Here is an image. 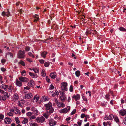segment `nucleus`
<instances>
[{"instance_id":"1","label":"nucleus","mask_w":126,"mask_h":126,"mask_svg":"<svg viewBox=\"0 0 126 126\" xmlns=\"http://www.w3.org/2000/svg\"><path fill=\"white\" fill-rule=\"evenodd\" d=\"M46 109L47 110H49V113H51L53 112L54 111L52 107V104L50 102H49L48 104L45 105Z\"/></svg>"},{"instance_id":"2","label":"nucleus","mask_w":126,"mask_h":126,"mask_svg":"<svg viewBox=\"0 0 126 126\" xmlns=\"http://www.w3.org/2000/svg\"><path fill=\"white\" fill-rule=\"evenodd\" d=\"M61 84L62 86L61 87V88L63 92H64L65 91H67V83L65 82H63L61 83Z\"/></svg>"},{"instance_id":"3","label":"nucleus","mask_w":126,"mask_h":126,"mask_svg":"<svg viewBox=\"0 0 126 126\" xmlns=\"http://www.w3.org/2000/svg\"><path fill=\"white\" fill-rule=\"evenodd\" d=\"M25 53L24 51H22L21 50H19L17 55L18 58L20 59L24 58L25 56L24 54Z\"/></svg>"},{"instance_id":"4","label":"nucleus","mask_w":126,"mask_h":126,"mask_svg":"<svg viewBox=\"0 0 126 126\" xmlns=\"http://www.w3.org/2000/svg\"><path fill=\"white\" fill-rule=\"evenodd\" d=\"M18 79L21 81L23 82H27L29 81V79L27 78L22 76L19 77Z\"/></svg>"},{"instance_id":"5","label":"nucleus","mask_w":126,"mask_h":126,"mask_svg":"<svg viewBox=\"0 0 126 126\" xmlns=\"http://www.w3.org/2000/svg\"><path fill=\"white\" fill-rule=\"evenodd\" d=\"M64 92L60 93L62 95L60 97V99L62 101H65L66 99V97L64 96Z\"/></svg>"},{"instance_id":"6","label":"nucleus","mask_w":126,"mask_h":126,"mask_svg":"<svg viewBox=\"0 0 126 126\" xmlns=\"http://www.w3.org/2000/svg\"><path fill=\"white\" fill-rule=\"evenodd\" d=\"M32 95L31 93H28L25 95V96L24 97V99H25L27 98V99H29L30 98L32 97Z\"/></svg>"},{"instance_id":"7","label":"nucleus","mask_w":126,"mask_h":126,"mask_svg":"<svg viewBox=\"0 0 126 126\" xmlns=\"http://www.w3.org/2000/svg\"><path fill=\"white\" fill-rule=\"evenodd\" d=\"M2 15L3 16H6L8 17L10 15V13L9 11V9H8L7 12L6 13L4 11L2 13Z\"/></svg>"},{"instance_id":"8","label":"nucleus","mask_w":126,"mask_h":126,"mask_svg":"<svg viewBox=\"0 0 126 126\" xmlns=\"http://www.w3.org/2000/svg\"><path fill=\"white\" fill-rule=\"evenodd\" d=\"M49 121V125L51 126H53L55 125L56 123V121H55L54 120L51 119H50Z\"/></svg>"},{"instance_id":"9","label":"nucleus","mask_w":126,"mask_h":126,"mask_svg":"<svg viewBox=\"0 0 126 126\" xmlns=\"http://www.w3.org/2000/svg\"><path fill=\"white\" fill-rule=\"evenodd\" d=\"M119 113L122 116H124L126 115V110H122L120 111Z\"/></svg>"},{"instance_id":"10","label":"nucleus","mask_w":126,"mask_h":126,"mask_svg":"<svg viewBox=\"0 0 126 126\" xmlns=\"http://www.w3.org/2000/svg\"><path fill=\"white\" fill-rule=\"evenodd\" d=\"M4 121L5 123L8 124H9L11 122V119L8 117L5 118L4 119Z\"/></svg>"},{"instance_id":"11","label":"nucleus","mask_w":126,"mask_h":126,"mask_svg":"<svg viewBox=\"0 0 126 126\" xmlns=\"http://www.w3.org/2000/svg\"><path fill=\"white\" fill-rule=\"evenodd\" d=\"M29 74L32 78H36L38 77L37 75V74H34L33 73H32L31 72H29Z\"/></svg>"},{"instance_id":"12","label":"nucleus","mask_w":126,"mask_h":126,"mask_svg":"<svg viewBox=\"0 0 126 126\" xmlns=\"http://www.w3.org/2000/svg\"><path fill=\"white\" fill-rule=\"evenodd\" d=\"M28 85L30 87H32L34 85V83L33 81L32 80H30V82H29L28 84Z\"/></svg>"},{"instance_id":"13","label":"nucleus","mask_w":126,"mask_h":126,"mask_svg":"<svg viewBox=\"0 0 126 126\" xmlns=\"http://www.w3.org/2000/svg\"><path fill=\"white\" fill-rule=\"evenodd\" d=\"M80 96L79 94H77L76 95H74L73 97V98L76 101H77L78 100H79L80 99Z\"/></svg>"},{"instance_id":"14","label":"nucleus","mask_w":126,"mask_h":126,"mask_svg":"<svg viewBox=\"0 0 126 126\" xmlns=\"http://www.w3.org/2000/svg\"><path fill=\"white\" fill-rule=\"evenodd\" d=\"M55 74L56 73L54 72L51 73L50 74V76L51 78L53 79H54L56 77V76Z\"/></svg>"},{"instance_id":"15","label":"nucleus","mask_w":126,"mask_h":126,"mask_svg":"<svg viewBox=\"0 0 126 126\" xmlns=\"http://www.w3.org/2000/svg\"><path fill=\"white\" fill-rule=\"evenodd\" d=\"M22 84L20 81H18L17 79H16V84L17 86L20 87L22 86Z\"/></svg>"},{"instance_id":"16","label":"nucleus","mask_w":126,"mask_h":126,"mask_svg":"<svg viewBox=\"0 0 126 126\" xmlns=\"http://www.w3.org/2000/svg\"><path fill=\"white\" fill-rule=\"evenodd\" d=\"M35 19L34 20V22H35L39 20V18L38 16L36 14L34 16Z\"/></svg>"},{"instance_id":"17","label":"nucleus","mask_w":126,"mask_h":126,"mask_svg":"<svg viewBox=\"0 0 126 126\" xmlns=\"http://www.w3.org/2000/svg\"><path fill=\"white\" fill-rule=\"evenodd\" d=\"M31 110L32 111L34 112L35 114L37 115L38 114V111L36 108L34 107H32L31 108Z\"/></svg>"},{"instance_id":"18","label":"nucleus","mask_w":126,"mask_h":126,"mask_svg":"<svg viewBox=\"0 0 126 126\" xmlns=\"http://www.w3.org/2000/svg\"><path fill=\"white\" fill-rule=\"evenodd\" d=\"M49 113L48 111L46 112L45 113L43 114V115L46 118H47L49 115V114H48Z\"/></svg>"},{"instance_id":"19","label":"nucleus","mask_w":126,"mask_h":126,"mask_svg":"<svg viewBox=\"0 0 126 126\" xmlns=\"http://www.w3.org/2000/svg\"><path fill=\"white\" fill-rule=\"evenodd\" d=\"M61 112L63 113H66L68 111V110L67 108H65L60 110Z\"/></svg>"},{"instance_id":"20","label":"nucleus","mask_w":126,"mask_h":126,"mask_svg":"<svg viewBox=\"0 0 126 126\" xmlns=\"http://www.w3.org/2000/svg\"><path fill=\"white\" fill-rule=\"evenodd\" d=\"M47 52L44 51L42 52L41 54L42 57L45 58L46 57V55L47 54Z\"/></svg>"},{"instance_id":"21","label":"nucleus","mask_w":126,"mask_h":126,"mask_svg":"<svg viewBox=\"0 0 126 126\" xmlns=\"http://www.w3.org/2000/svg\"><path fill=\"white\" fill-rule=\"evenodd\" d=\"M93 32V30H91L90 29H87V30L86 32V34L89 33L90 34H91L92 33V32Z\"/></svg>"},{"instance_id":"22","label":"nucleus","mask_w":126,"mask_h":126,"mask_svg":"<svg viewBox=\"0 0 126 126\" xmlns=\"http://www.w3.org/2000/svg\"><path fill=\"white\" fill-rule=\"evenodd\" d=\"M52 27L53 29L55 30H56L58 29V26L55 24H54L52 26Z\"/></svg>"},{"instance_id":"23","label":"nucleus","mask_w":126,"mask_h":126,"mask_svg":"<svg viewBox=\"0 0 126 126\" xmlns=\"http://www.w3.org/2000/svg\"><path fill=\"white\" fill-rule=\"evenodd\" d=\"M8 85H2L0 86V88L2 89H5L6 88H8Z\"/></svg>"},{"instance_id":"24","label":"nucleus","mask_w":126,"mask_h":126,"mask_svg":"<svg viewBox=\"0 0 126 126\" xmlns=\"http://www.w3.org/2000/svg\"><path fill=\"white\" fill-rule=\"evenodd\" d=\"M28 119L25 118L24 120L22 121V123L23 124H24L27 123L28 122Z\"/></svg>"},{"instance_id":"25","label":"nucleus","mask_w":126,"mask_h":126,"mask_svg":"<svg viewBox=\"0 0 126 126\" xmlns=\"http://www.w3.org/2000/svg\"><path fill=\"white\" fill-rule=\"evenodd\" d=\"M80 74V72L78 70L76 71L75 72V74L76 76L77 77H79Z\"/></svg>"},{"instance_id":"26","label":"nucleus","mask_w":126,"mask_h":126,"mask_svg":"<svg viewBox=\"0 0 126 126\" xmlns=\"http://www.w3.org/2000/svg\"><path fill=\"white\" fill-rule=\"evenodd\" d=\"M36 122L38 123H41V119H40V117H37L36 119Z\"/></svg>"},{"instance_id":"27","label":"nucleus","mask_w":126,"mask_h":126,"mask_svg":"<svg viewBox=\"0 0 126 126\" xmlns=\"http://www.w3.org/2000/svg\"><path fill=\"white\" fill-rule=\"evenodd\" d=\"M7 55H10L11 56V57H13V53L10 52H9L6 53V57H7Z\"/></svg>"},{"instance_id":"28","label":"nucleus","mask_w":126,"mask_h":126,"mask_svg":"<svg viewBox=\"0 0 126 126\" xmlns=\"http://www.w3.org/2000/svg\"><path fill=\"white\" fill-rule=\"evenodd\" d=\"M113 118L116 122H119V119L117 116H114Z\"/></svg>"},{"instance_id":"29","label":"nucleus","mask_w":126,"mask_h":126,"mask_svg":"<svg viewBox=\"0 0 126 126\" xmlns=\"http://www.w3.org/2000/svg\"><path fill=\"white\" fill-rule=\"evenodd\" d=\"M21 75L22 76H25L26 75V71L24 70L22 71Z\"/></svg>"},{"instance_id":"30","label":"nucleus","mask_w":126,"mask_h":126,"mask_svg":"<svg viewBox=\"0 0 126 126\" xmlns=\"http://www.w3.org/2000/svg\"><path fill=\"white\" fill-rule=\"evenodd\" d=\"M114 116L112 114L110 115L109 116V119L110 120H112L113 119V118L114 117Z\"/></svg>"},{"instance_id":"31","label":"nucleus","mask_w":126,"mask_h":126,"mask_svg":"<svg viewBox=\"0 0 126 126\" xmlns=\"http://www.w3.org/2000/svg\"><path fill=\"white\" fill-rule=\"evenodd\" d=\"M41 75L43 77H45L46 76L45 72L44 70H42Z\"/></svg>"},{"instance_id":"32","label":"nucleus","mask_w":126,"mask_h":126,"mask_svg":"<svg viewBox=\"0 0 126 126\" xmlns=\"http://www.w3.org/2000/svg\"><path fill=\"white\" fill-rule=\"evenodd\" d=\"M17 94H15L13 96V98L15 100H16L17 99L18 97L17 96Z\"/></svg>"},{"instance_id":"33","label":"nucleus","mask_w":126,"mask_h":126,"mask_svg":"<svg viewBox=\"0 0 126 126\" xmlns=\"http://www.w3.org/2000/svg\"><path fill=\"white\" fill-rule=\"evenodd\" d=\"M40 119H41V123H43L45 120V118L43 116L40 117Z\"/></svg>"},{"instance_id":"34","label":"nucleus","mask_w":126,"mask_h":126,"mask_svg":"<svg viewBox=\"0 0 126 126\" xmlns=\"http://www.w3.org/2000/svg\"><path fill=\"white\" fill-rule=\"evenodd\" d=\"M18 63L19 64H20L22 65L23 66H24L25 65V64L24 63L22 60L20 61Z\"/></svg>"},{"instance_id":"35","label":"nucleus","mask_w":126,"mask_h":126,"mask_svg":"<svg viewBox=\"0 0 126 126\" xmlns=\"http://www.w3.org/2000/svg\"><path fill=\"white\" fill-rule=\"evenodd\" d=\"M59 104L60 105L59 106V105H58L59 106V107H65V105L63 103H60Z\"/></svg>"},{"instance_id":"36","label":"nucleus","mask_w":126,"mask_h":126,"mask_svg":"<svg viewBox=\"0 0 126 126\" xmlns=\"http://www.w3.org/2000/svg\"><path fill=\"white\" fill-rule=\"evenodd\" d=\"M15 120L16 121V123L17 124H18L20 123V121L18 120V117L15 118Z\"/></svg>"},{"instance_id":"37","label":"nucleus","mask_w":126,"mask_h":126,"mask_svg":"<svg viewBox=\"0 0 126 126\" xmlns=\"http://www.w3.org/2000/svg\"><path fill=\"white\" fill-rule=\"evenodd\" d=\"M15 110L16 111L17 113L19 115H20L21 113L20 112L19 110L17 108H16Z\"/></svg>"},{"instance_id":"38","label":"nucleus","mask_w":126,"mask_h":126,"mask_svg":"<svg viewBox=\"0 0 126 126\" xmlns=\"http://www.w3.org/2000/svg\"><path fill=\"white\" fill-rule=\"evenodd\" d=\"M4 96L6 97H7V98H8L9 97V96L8 94V93L6 92H5L4 93Z\"/></svg>"},{"instance_id":"39","label":"nucleus","mask_w":126,"mask_h":126,"mask_svg":"<svg viewBox=\"0 0 126 126\" xmlns=\"http://www.w3.org/2000/svg\"><path fill=\"white\" fill-rule=\"evenodd\" d=\"M44 66L45 67H48L49 65V62H46L44 63Z\"/></svg>"},{"instance_id":"40","label":"nucleus","mask_w":126,"mask_h":126,"mask_svg":"<svg viewBox=\"0 0 126 126\" xmlns=\"http://www.w3.org/2000/svg\"><path fill=\"white\" fill-rule=\"evenodd\" d=\"M28 54L30 56L32 57L33 58L34 57V56L31 52H29Z\"/></svg>"},{"instance_id":"41","label":"nucleus","mask_w":126,"mask_h":126,"mask_svg":"<svg viewBox=\"0 0 126 126\" xmlns=\"http://www.w3.org/2000/svg\"><path fill=\"white\" fill-rule=\"evenodd\" d=\"M119 30L121 31H126V30L124 28L122 27H120L119 28Z\"/></svg>"},{"instance_id":"42","label":"nucleus","mask_w":126,"mask_h":126,"mask_svg":"<svg viewBox=\"0 0 126 126\" xmlns=\"http://www.w3.org/2000/svg\"><path fill=\"white\" fill-rule=\"evenodd\" d=\"M32 70L34 71V72L35 73H37L38 72L39 70H38L37 69H36L35 68H33L32 69Z\"/></svg>"},{"instance_id":"43","label":"nucleus","mask_w":126,"mask_h":126,"mask_svg":"<svg viewBox=\"0 0 126 126\" xmlns=\"http://www.w3.org/2000/svg\"><path fill=\"white\" fill-rule=\"evenodd\" d=\"M76 109H74L72 112L71 113V115H72L75 114L76 112Z\"/></svg>"},{"instance_id":"44","label":"nucleus","mask_w":126,"mask_h":126,"mask_svg":"<svg viewBox=\"0 0 126 126\" xmlns=\"http://www.w3.org/2000/svg\"><path fill=\"white\" fill-rule=\"evenodd\" d=\"M43 98L42 99V101H46L47 100V99L46 98L45 96L43 97Z\"/></svg>"},{"instance_id":"45","label":"nucleus","mask_w":126,"mask_h":126,"mask_svg":"<svg viewBox=\"0 0 126 126\" xmlns=\"http://www.w3.org/2000/svg\"><path fill=\"white\" fill-rule=\"evenodd\" d=\"M92 33V34H93L94 35H95V34L97 33V32L95 30H94L93 31V32H92V33Z\"/></svg>"},{"instance_id":"46","label":"nucleus","mask_w":126,"mask_h":126,"mask_svg":"<svg viewBox=\"0 0 126 126\" xmlns=\"http://www.w3.org/2000/svg\"><path fill=\"white\" fill-rule=\"evenodd\" d=\"M31 125H32V126H38L37 124L36 123H31Z\"/></svg>"},{"instance_id":"47","label":"nucleus","mask_w":126,"mask_h":126,"mask_svg":"<svg viewBox=\"0 0 126 126\" xmlns=\"http://www.w3.org/2000/svg\"><path fill=\"white\" fill-rule=\"evenodd\" d=\"M82 97L83 98V100H84L86 101H87V99L84 96L83 94L82 95Z\"/></svg>"},{"instance_id":"48","label":"nucleus","mask_w":126,"mask_h":126,"mask_svg":"<svg viewBox=\"0 0 126 126\" xmlns=\"http://www.w3.org/2000/svg\"><path fill=\"white\" fill-rule=\"evenodd\" d=\"M113 70H112V71L113 72L115 73H116V72H117L118 74H119L120 73V71H117L115 69H113Z\"/></svg>"},{"instance_id":"49","label":"nucleus","mask_w":126,"mask_h":126,"mask_svg":"<svg viewBox=\"0 0 126 126\" xmlns=\"http://www.w3.org/2000/svg\"><path fill=\"white\" fill-rule=\"evenodd\" d=\"M32 114V113L30 112H28L27 113V115L28 116H30Z\"/></svg>"},{"instance_id":"50","label":"nucleus","mask_w":126,"mask_h":126,"mask_svg":"<svg viewBox=\"0 0 126 126\" xmlns=\"http://www.w3.org/2000/svg\"><path fill=\"white\" fill-rule=\"evenodd\" d=\"M69 90L71 92H72L73 91V87L72 85L70 86Z\"/></svg>"},{"instance_id":"51","label":"nucleus","mask_w":126,"mask_h":126,"mask_svg":"<svg viewBox=\"0 0 126 126\" xmlns=\"http://www.w3.org/2000/svg\"><path fill=\"white\" fill-rule=\"evenodd\" d=\"M33 99L34 100L36 99L37 101L39 99V97L37 96V95H36L34 96Z\"/></svg>"},{"instance_id":"52","label":"nucleus","mask_w":126,"mask_h":126,"mask_svg":"<svg viewBox=\"0 0 126 126\" xmlns=\"http://www.w3.org/2000/svg\"><path fill=\"white\" fill-rule=\"evenodd\" d=\"M30 49V47H27L25 48V50L26 51H28Z\"/></svg>"},{"instance_id":"53","label":"nucleus","mask_w":126,"mask_h":126,"mask_svg":"<svg viewBox=\"0 0 126 126\" xmlns=\"http://www.w3.org/2000/svg\"><path fill=\"white\" fill-rule=\"evenodd\" d=\"M4 117V116L2 114L0 115V120L3 119Z\"/></svg>"},{"instance_id":"54","label":"nucleus","mask_w":126,"mask_h":126,"mask_svg":"<svg viewBox=\"0 0 126 126\" xmlns=\"http://www.w3.org/2000/svg\"><path fill=\"white\" fill-rule=\"evenodd\" d=\"M7 115L10 116H12L13 115V114L11 113V112H10L7 113Z\"/></svg>"},{"instance_id":"55","label":"nucleus","mask_w":126,"mask_h":126,"mask_svg":"<svg viewBox=\"0 0 126 126\" xmlns=\"http://www.w3.org/2000/svg\"><path fill=\"white\" fill-rule=\"evenodd\" d=\"M110 96V95H109V94H106L105 96L106 99L107 100H108L109 99V97Z\"/></svg>"},{"instance_id":"56","label":"nucleus","mask_w":126,"mask_h":126,"mask_svg":"<svg viewBox=\"0 0 126 126\" xmlns=\"http://www.w3.org/2000/svg\"><path fill=\"white\" fill-rule=\"evenodd\" d=\"M46 79L48 83L49 82L50 79L48 77H46Z\"/></svg>"},{"instance_id":"57","label":"nucleus","mask_w":126,"mask_h":126,"mask_svg":"<svg viewBox=\"0 0 126 126\" xmlns=\"http://www.w3.org/2000/svg\"><path fill=\"white\" fill-rule=\"evenodd\" d=\"M54 88V86L52 84H51L50 85V87L49 88L50 89H52Z\"/></svg>"},{"instance_id":"58","label":"nucleus","mask_w":126,"mask_h":126,"mask_svg":"<svg viewBox=\"0 0 126 126\" xmlns=\"http://www.w3.org/2000/svg\"><path fill=\"white\" fill-rule=\"evenodd\" d=\"M39 62L42 64H43L44 62V60H39Z\"/></svg>"},{"instance_id":"59","label":"nucleus","mask_w":126,"mask_h":126,"mask_svg":"<svg viewBox=\"0 0 126 126\" xmlns=\"http://www.w3.org/2000/svg\"><path fill=\"white\" fill-rule=\"evenodd\" d=\"M1 62L2 63H4L6 62V60L5 59H2L1 61Z\"/></svg>"},{"instance_id":"60","label":"nucleus","mask_w":126,"mask_h":126,"mask_svg":"<svg viewBox=\"0 0 126 126\" xmlns=\"http://www.w3.org/2000/svg\"><path fill=\"white\" fill-rule=\"evenodd\" d=\"M86 116V115H85L84 114H81V118H83L84 117H85Z\"/></svg>"},{"instance_id":"61","label":"nucleus","mask_w":126,"mask_h":126,"mask_svg":"<svg viewBox=\"0 0 126 126\" xmlns=\"http://www.w3.org/2000/svg\"><path fill=\"white\" fill-rule=\"evenodd\" d=\"M1 97L2 100H5L6 99V97L5 96H2V97Z\"/></svg>"},{"instance_id":"62","label":"nucleus","mask_w":126,"mask_h":126,"mask_svg":"<svg viewBox=\"0 0 126 126\" xmlns=\"http://www.w3.org/2000/svg\"><path fill=\"white\" fill-rule=\"evenodd\" d=\"M1 70L3 72H4L6 70V69L3 67H2L1 68Z\"/></svg>"},{"instance_id":"63","label":"nucleus","mask_w":126,"mask_h":126,"mask_svg":"<svg viewBox=\"0 0 126 126\" xmlns=\"http://www.w3.org/2000/svg\"><path fill=\"white\" fill-rule=\"evenodd\" d=\"M26 59V60L30 62H32L31 59L27 58Z\"/></svg>"},{"instance_id":"64","label":"nucleus","mask_w":126,"mask_h":126,"mask_svg":"<svg viewBox=\"0 0 126 126\" xmlns=\"http://www.w3.org/2000/svg\"><path fill=\"white\" fill-rule=\"evenodd\" d=\"M107 126H111V125L109 122H107L106 123Z\"/></svg>"}]
</instances>
